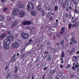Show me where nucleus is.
<instances>
[{
	"label": "nucleus",
	"mask_w": 79,
	"mask_h": 79,
	"mask_svg": "<svg viewBox=\"0 0 79 79\" xmlns=\"http://www.w3.org/2000/svg\"><path fill=\"white\" fill-rule=\"evenodd\" d=\"M27 10L30 11H32L34 10V5L32 3L28 2L27 5Z\"/></svg>",
	"instance_id": "obj_1"
},
{
	"label": "nucleus",
	"mask_w": 79,
	"mask_h": 79,
	"mask_svg": "<svg viewBox=\"0 0 79 79\" xmlns=\"http://www.w3.org/2000/svg\"><path fill=\"white\" fill-rule=\"evenodd\" d=\"M21 36L23 39H27L29 37V34L27 33L23 32L21 34Z\"/></svg>",
	"instance_id": "obj_2"
},
{
	"label": "nucleus",
	"mask_w": 79,
	"mask_h": 79,
	"mask_svg": "<svg viewBox=\"0 0 79 79\" xmlns=\"http://www.w3.org/2000/svg\"><path fill=\"white\" fill-rule=\"evenodd\" d=\"M3 47L5 50H9L10 48L9 44L6 43H4Z\"/></svg>",
	"instance_id": "obj_3"
},
{
	"label": "nucleus",
	"mask_w": 79,
	"mask_h": 79,
	"mask_svg": "<svg viewBox=\"0 0 79 79\" xmlns=\"http://www.w3.org/2000/svg\"><path fill=\"white\" fill-rule=\"evenodd\" d=\"M32 23V22L30 21H25L23 22V25L26 26V25H30Z\"/></svg>",
	"instance_id": "obj_4"
},
{
	"label": "nucleus",
	"mask_w": 79,
	"mask_h": 79,
	"mask_svg": "<svg viewBox=\"0 0 79 79\" xmlns=\"http://www.w3.org/2000/svg\"><path fill=\"white\" fill-rule=\"evenodd\" d=\"M19 11V9L18 8H15L13 10L12 12V14L14 15H16Z\"/></svg>",
	"instance_id": "obj_5"
},
{
	"label": "nucleus",
	"mask_w": 79,
	"mask_h": 79,
	"mask_svg": "<svg viewBox=\"0 0 79 79\" xmlns=\"http://www.w3.org/2000/svg\"><path fill=\"white\" fill-rule=\"evenodd\" d=\"M25 14V13L24 11L23 10H21L19 13V16L20 17V18H22V17H23L24 16V15Z\"/></svg>",
	"instance_id": "obj_6"
},
{
	"label": "nucleus",
	"mask_w": 79,
	"mask_h": 79,
	"mask_svg": "<svg viewBox=\"0 0 79 79\" xmlns=\"http://www.w3.org/2000/svg\"><path fill=\"white\" fill-rule=\"evenodd\" d=\"M17 6L18 8H22L24 7V6L23 4L21 3L20 2H17Z\"/></svg>",
	"instance_id": "obj_7"
},
{
	"label": "nucleus",
	"mask_w": 79,
	"mask_h": 79,
	"mask_svg": "<svg viewBox=\"0 0 79 79\" xmlns=\"http://www.w3.org/2000/svg\"><path fill=\"white\" fill-rule=\"evenodd\" d=\"M19 47V43L15 42L12 45V47L14 48H16Z\"/></svg>",
	"instance_id": "obj_8"
},
{
	"label": "nucleus",
	"mask_w": 79,
	"mask_h": 79,
	"mask_svg": "<svg viewBox=\"0 0 79 79\" xmlns=\"http://www.w3.org/2000/svg\"><path fill=\"white\" fill-rule=\"evenodd\" d=\"M13 38H14V37L13 36H12V35H10L6 37V38L9 39L10 42L13 40Z\"/></svg>",
	"instance_id": "obj_9"
},
{
	"label": "nucleus",
	"mask_w": 79,
	"mask_h": 79,
	"mask_svg": "<svg viewBox=\"0 0 79 79\" xmlns=\"http://www.w3.org/2000/svg\"><path fill=\"white\" fill-rule=\"evenodd\" d=\"M18 24V22L16 21H15L13 22L12 24L11 25V27L13 28V27H15L16 25Z\"/></svg>",
	"instance_id": "obj_10"
},
{
	"label": "nucleus",
	"mask_w": 79,
	"mask_h": 79,
	"mask_svg": "<svg viewBox=\"0 0 79 79\" xmlns=\"http://www.w3.org/2000/svg\"><path fill=\"white\" fill-rule=\"evenodd\" d=\"M4 42L6 43H7L6 44H10L11 43V42H10V41L9 40V39L6 38L4 40Z\"/></svg>",
	"instance_id": "obj_11"
},
{
	"label": "nucleus",
	"mask_w": 79,
	"mask_h": 79,
	"mask_svg": "<svg viewBox=\"0 0 79 79\" xmlns=\"http://www.w3.org/2000/svg\"><path fill=\"white\" fill-rule=\"evenodd\" d=\"M40 5H41V3H40V2H39V5L37 6L36 10H38L39 11L41 10V6H40Z\"/></svg>",
	"instance_id": "obj_12"
},
{
	"label": "nucleus",
	"mask_w": 79,
	"mask_h": 79,
	"mask_svg": "<svg viewBox=\"0 0 79 79\" xmlns=\"http://www.w3.org/2000/svg\"><path fill=\"white\" fill-rule=\"evenodd\" d=\"M66 28L64 27H62L61 29V31L60 32V34H63V32H65V30Z\"/></svg>",
	"instance_id": "obj_13"
},
{
	"label": "nucleus",
	"mask_w": 79,
	"mask_h": 79,
	"mask_svg": "<svg viewBox=\"0 0 79 79\" xmlns=\"http://www.w3.org/2000/svg\"><path fill=\"white\" fill-rule=\"evenodd\" d=\"M73 53H74V52H75V48H73L72 50H71L69 53V55H72V54L73 53Z\"/></svg>",
	"instance_id": "obj_14"
},
{
	"label": "nucleus",
	"mask_w": 79,
	"mask_h": 79,
	"mask_svg": "<svg viewBox=\"0 0 79 79\" xmlns=\"http://www.w3.org/2000/svg\"><path fill=\"white\" fill-rule=\"evenodd\" d=\"M31 15L32 16H35L37 15V12L35 11H33L31 12Z\"/></svg>",
	"instance_id": "obj_15"
},
{
	"label": "nucleus",
	"mask_w": 79,
	"mask_h": 79,
	"mask_svg": "<svg viewBox=\"0 0 79 79\" xmlns=\"http://www.w3.org/2000/svg\"><path fill=\"white\" fill-rule=\"evenodd\" d=\"M71 39L72 42H73L74 44H77V42L75 40V38L74 37H72Z\"/></svg>",
	"instance_id": "obj_16"
},
{
	"label": "nucleus",
	"mask_w": 79,
	"mask_h": 79,
	"mask_svg": "<svg viewBox=\"0 0 79 79\" xmlns=\"http://www.w3.org/2000/svg\"><path fill=\"white\" fill-rule=\"evenodd\" d=\"M6 36V34L4 33L2 34L0 36V39H3Z\"/></svg>",
	"instance_id": "obj_17"
},
{
	"label": "nucleus",
	"mask_w": 79,
	"mask_h": 79,
	"mask_svg": "<svg viewBox=\"0 0 79 79\" xmlns=\"http://www.w3.org/2000/svg\"><path fill=\"white\" fill-rule=\"evenodd\" d=\"M15 70L14 71L15 73H16L18 71V68L17 66H15Z\"/></svg>",
	"instance_id": "obj_18"
},
{
	"label": "nucleus",
	"mask_w": 79,
	"mask_h": 79,
	"mask_svg": "<svg viewBox=\"0 0 79 79\" xmlns=\"http://www.w3.org/2000/svg\"><path fill=\"white\" fill-rule=\"evenodd\" d=\"M41 13H42V16H44L45 15V12L44 10H41Z\"/></svg>",
	"instance_id": "obj_19"
},
{
	"label": "nucleus",
	"mask_w": 79,
	"mask_h": 79,
	"mask_svg": "<svg viewBox=\"0 0 79 79\" xmlns=\"http://www.w3.org/2000/svg\"><path fill=\"white\" fill-rule=\"evenodd\" d=\"M56 71V70L55 69H54L53 70H52L51 72V74H54Z\"/></svg>",
	"instance_id": "obj_20"
},
{
	"label": "nucleus",
	"mask_w": 79,
	"mask_h": 79,
	"mask_svg": "<svg viewBox=\"0 0 79 79\" xmlns=\"http://www.w3.org/2000/svg\"><path fill=\"white\" fill-rule=\"evenodd\" d=\"M47 57L48 58V60H50V59H52V56H50V55H48L47 56Z\"/></svg>",
	"instance_id": "obj_21"
},
{
	"label": "nucleus",
	"mask_w": 79,
	"mask_h": 79,
	"mask_svg": "<svg viewBox=\"0 0 79 79\" xmlns=\"http://www.w3.org/2000/svg\"><path fill=\"white\" fill-rule=\"evenodd\" d=\"M41 66H42V65L41 64V62H40L37 65V68H39Z\"/></svg>",
	"instance_id": "obj_22"
},
{
	"label": "nucleus",
	"mask_w": 79,
	"mask_h": 79,
	"mask_svg": "<svg viewBox=\"0 0 79 79\" xmlns=\"http://www.w3.org/2000/svg\"><path fill=\"white\" fill-rule=\"evenodd\" d=\"M15 60V56H13L11 59V61L12 62H14Z\"/></svg>",
	"instance_id": "obj_23"
},
{
	"label": "nucleus",
	"mask_w": 79,
	"mask_h": 79,
	"mask_svg": "<svg viewBox=\"0 0 79 79\" xmlns=\"http://www.w3.org/2000/svg\"><path fill=\"white\" fill-rule=\"evenodd\" d=\"M58 6H56L54 7V11H56L58 10Z\"/></svg>",
	"instance_id": "obj_24"
},
{
	"label": "nucleus",
	"mask_w": 79,
	"mask_h": 79,
	"mask_svg": "<svg viewBox=\"0 0 79 79\" xmlns=\"http://www.w3.org/2000/svg\"><path fill=\"white\" fill-rule=\"evenodd\" d=\"M3 19H4V17H3V16L0 15V21H2Z\"/></svg>",
	"instance_id": "obj_25"
},
{
	"label": "nucleus",
	"mask_w": 79,
	"mask_h": 79,
	"mask_svg": "<svg viewBox=\"0 0 79 79\" xmlns=\"http://www.w3.org/2000/svg\"><path fill=\"white\" fill-rule=\"evenodd\" d=\"M7 79H11V76L10 75V74H9L7 75Z\"/></svg>",
	"instance_id": "obj_26"
},
{
	"label": "nucleus",
	"mask_w": 79,
	"mask_h": 79,
	"mask_svg": "<svg viewBox=\"0 0 79 79\" xmlns=\"http://www.w3.org/2000/svg\"><path fill=\"white\" fill-rule=\"evenodd\" d=\"M73 58H75L74 61H76L77 60V59H78L77 57L76 56H73Z\"/></svg>",
	"instance_id": "obj_27"
},
{
	"label": "nucleus",
	"mask_w": 79,
	"mask_h": 79,
	"mask_svg": "<svg viewBox=\"0 0 79 79\" xmlns=\"http://www.w3.org/2000/svg\"><path fill=\"white\" fill-rule=\"evenodd\" d=\"M34 52H35L33 50H31L30 51V54H31V55H32V54H34Z\"/></svg>",
	"instance_id": "obj_28"
},
{
	"label": "nucleus",
	"mask_w": 79,
	"mask_h": 79,
	"mask_svg": "<svg viewBox=\"0 0 79 79\" xmlns=\"http://www.w3.org/2000/svg\"><path fill=\"white\" fill-rule=\"evenodd\" d=\"M6 67L5 69L6 70L8 69L9 68V67H8V66L7 65V64L8 65L9 64V63H7L6 64Z\"/></svg>",
	"instance_id": "obj_29"
},
{
	"label": "nucleus",
	"mask_w": 79,
	"mask_h": 79,
	"mask_svg": "<svg viewBox=\"0 0 79 79\" xmlns=\"http://www.w3.org/2000/svg\"><path fill=\"white\" fill-rule=\"evenodd\" d=\"M14 75L15 76V79H18L19 77H18V75L17 74L15 73Z\"/></svg>",
	"instance_id": "obj_30"
},
{
	"label": "nucleus",
	"mask_w": 79,
	"mask_h": 79,
	"mask_svg": "<svg viewBox=\"0 0 79 79\" xmlns=\"http://www.w3.org/2000/svg\"><path fill=\"white\" fill-rule=\"evenodd\" d=\"M25 56V53H24L20 57L21 59H22V58H23Z\"/></svg>",
	"instance_id": "obj_31"
},
{
	"label": "nucleus",
	"mask_w": 79,
	"mask_h": 79,
	"mask_svg": "<svg viewBox=\"0 0 79 79\" xmlns=\"http://www.w3.org/2000/svg\"><path fill=\"white\" fill-rule=\"evenodd\" d=\"M64 51H63L62 53V55H61V57L63 58L64 56Z\"/></svg>",
	"instance_id": "obj_32"
},
{
	"label": "nucleus",
	"mask_w": 79,
	"mask_h": 79,
	"mask_svg": "<svg viewBox=\"0 0 79 79\" xmlns=\"http://www.w3.org/2000/svg\"><path fill=\"white\" fill-rule=\"evenodd\" d=\"M66 5L65 4H63L62 5V7L63 9H65V8H66Z\"/></svg>",
	"instance_id": "obj_33"
},
{
	"label": "nucleus",
	"mask_w": 79,
	"mask_h": 79,
	"mask_svg": "<svg viewBox=\"0 0 79 79\" xmlns=\"http://www.w3.org/2000/svg\"><path fill=\"white\" fill-rule=\"evenodd\" d=\"M43 40H44V38H41L39 40V42H42V41Z\"/></svg>",
	"instance_id": "obj_34"
},
{
	"label": "nucleus",
	"mask_w": 79,
	"mask_h": 79,
	"mask_svg": "<svg viewBox=\"0 0 79 79\" xmlns=\"http://www.w3.org/2000/svg\"><path fill=\"white\" fill-rule=\"evenodd\" d=\"M52 13L51 12H49L48 15V18H49L50 16V15H51V14Z\"/></svg>",
	"instance_id": "obj_35"
},
{
	"label": "nucleus",
	"mask_w": 79,
	"mask_h": 79,
	"mask_svg": "<svg viewBox=\"0 0 79 79\" xmlns=\"http://www.w3.org/2000/svg\"><path fill=\"white\" fill-rule=\"evenodd\" d=\"M7 10H8V8L7 7L4 8L3 10L4 11H6Z\"/></svg>",
	"instance_id": "obj_36"
},
{
	"label": "nucleus",
	"mask_w": 79,
	"mask_h": 79,
	"mask_svg": "<svg viewBox=\"0 0 79 79\" xmlns=\"http://www.w3.org/2000/svg\"><path fill=\"white\" fill-rule=\"evenodd\" d=\"M58 25V23H55L54 24V27H55L56 26H57Z\"/></svg>",
	"instance_id": "obj_37"
},
{
	"label": "nucleus",
	"mask_w": 79,
	"mask_h": 79,
	"mask_svg": "<svg viewBox=\"0 0 79 79\" xmlns=\"http://www.w3.org/2000/svg\"><path fill=\"white\" fill-rule=\"evenodd\" d=\"M63 75V73H60L59 74V76L60 77H61Z\"/></svg>",
	"instance_id": "obj_38"
},
{
	"label": "nucleus",
	"mask_w": 79,
	"mask_h": 79,
	"mask_svg": "<svg viewBox=\"0 0 79 79\" xmlns=\"http://www.w3.org/2000/svg\"><path fill=\"white\" fill-rule=\"evenodd\" d=\"M72 26L73 27H77V25L76 24H74Z\"/></svg>",
	"instance_id": "obj_39"
},
{
	"label": "nucleus",
	"mask_w": 79,
	"mask_h": 79,
	"mask_svg": "<svg viewBox=\"0 0 79 79\" xmlns=\"http://www.w3.org/2000/svg\"><path fill=\"white\" fill-rule=\"evenodd\" d=\"M53 29V27H51V28H50L49 29V30L50 31H54V30Z\"/></svg>",
	"instance_id": "obj_40"
},
{
	"label": "nucleus",
	"mask_w": 79,
	"mask_h": 79,
	"mask_svg": "<svg viewBox=\"0 0 79 79\" xmlns=\"http://www.w3.org/2000/svg\"><path fill=\"white\" fill-rule=\"evenodd\" d=\"M71 26H72V24H70L69 25V29H71Z\"/></svg>",
	"instance_id": "obj_41"
},
{
	"label": "nucleus",
	"mask_w": 79,
	"mask_h": 79,
	"mask_svg": "<svg viewBox=\"0 0 79 79\" xmlns=\"http://www.w3.org/2000/svg\"><path fill=\"white\" fill-rule=\"evenodd\" d=\"M43 45H44L43 44H40L38 45V46L39 47H42L43 46Z\"/></svg>",
	"instance_id": "obj_42"
},
{
	"label": "nucleus",
	"mask_w": 79,
	"mask_h": 79,
	"mask_svg": "<svg viewBox=\"0 0 79 79\" xmlns=\"http://www.w3.org/2000/svg\"><path fill=\"white\" fill-rule=\"evenodd\" d=\"M42 51V49H40L38 50V52L39 53H41Z\"/></svg>",
	"instance_id": "obj_43"
},
{
	"label": "nucleus",
	"mask_w": 79,
	"mask_h": 79,
	"mask_svg": "<svg viewBox=\"0 0 79 79\" xmlns=\"http://www.w3.org/2000/svg\"><path fill=\"white\" fill-rule=\"evenodd\" d=\"M24 50H25V48H23V49H22V50H21L20 51V52L21 53H23V52H24Z\"/></svg>",
	"instance_id": "obj_44"
},
{
	"label": "nucleus",
	"mask_w": 79,
	"mask_h": 79,
	"mask_svg": "<svg viewBox=\"0 0 79 79\" xmlns=\"http://www.w3.org/2000/svg\"><path fill=\"white\" fill-rule=\"evenodd\" d=\"M72 69L73 70H74V71H75L76 70V67H75V66H72Z\"/></svg>",
	"instance_id": "obj_45"
},
{
	"label": "nucleus",
	"mask_w": 79,
	"mask_h": 79,
	"mask_svg": "<svg viewBox=\"0 0 79 79\" xmlns=\"http://www.w3.org/2000/svg\"><path fill=\"white\" fill-rule=\"evenodd\" d=\"M48 3H47L45 6V7L46 8H47V7H48Z\"/></svg>",
	"instance_id": "obj_46"
},
{
	"label": "nucleus",
	"mask_w": 79,
	"mask_h": 79,
	"mask_svg": "<svg viewBox=\"0 0 79 79\" xmlns=\"http://www.w3.org/2000/svg\"><path fill=\"white\" fill-rule=\"evenodd\" d=\"M67 2H68V0H66L65 1V2L63 4L66 5V4H67Z\"/></svg>",
	"instance_id": "obj_47"
},
{
	"label": "nucleus",
	"mask_w": 79,
	"mask_h": 79,
	"mask_svg": "<svg viewBox=\"0 0 79 79\" xmlns=\"http://www.w3.org/2000/svg\"><path fill=\"white\" fill-rule=\"evenodd\" d=\"M50 41L47 42L46 43V45H50Z\"/></svg>",
	"instance_id": "obj_48"
},
{
	"label": "nucleus",
	"mask_w": 79,
	"mask_h": 79,
	"mask_svg": "<svg viewBox=\"0 0 79 79\" xmlns=\"http://www.w3.org/2000/svg\"><path fill=\"white\" fill-rule=\"evenodd\" d=\"M68 35H65L64 37V38L66 39L67 38H68Z\"/></svg>",
	"instance_id": "obj_49"
},
{
	"label": "nucleus",
	"mask_w": 79,
	"mask_h": 79,
	"mask_svg": "<svg viewBox=\"0 0 79 79\" xmlns=\"http://www.w3.org/2000/svg\"><path fill=\"white\" fill-rule=\"evenodd\" d=\"M55 48H52V49H51V50L52 52H54V51H55Z\"/></svg>",
	"instance_id": "obj_50"
},
{
	"label": "nucleus",
	"mask_w": 79,
	"mask_h": 79,
	"mask_svg": "<svg viewBox=\"0 0 79 79\" xmlns=\"http://www.w3.org/2000/svg\"><path fill=\"white\" fill-rule=\"evenodd\" d=\"M56 36L57 37H60V34H57L56 35Z\"/></svg>",
	"instance_id": "obj_51"
},
{
	"label": "nucleus",
	"mask_w": 79,
	"mask_h": 79,
	"mask_svg": "<svg viewBox=\"0 0 79 79\" xmlns=\"http://www.w3.org/2000/svg\"><path fill=\"white\" fill-rule=\"evenodd\" d=\"M52 76L49 75L48 77L49 79H52Z\"/></svg>",
	"instance_id": "obj_52"
},
{
	"label": "nucleus",
	"mask_w": 79,
	"mask_h": 79,
	"mask_svg": "<svg viewBox=\"0 0 79 79\" xmlns=\"http://www.w3.org/2000/svg\"><path fill=\"white\" fill-rule=\"evenodd\" d=\"M75 11L76 12V13L78 14L79 13L78 10H77L76 9H75Z\"/></svg>",
	"instance_id": "obj_53"
},
{
	"label": "nucleus",
	"mask_w": 79,
	"mask_h": 79,
	"mask_svg": "<svg viewBox=\"0 0 79 79\" xmlns=\"http://www.w3.org/2000/svg\"><path fill=\"white\" fill-rule=\"evenodd\" d=\"M49 19V21H52V20H53V18L52 17H50Z\"/></svg>",
	"instance_id": "obj_54"
},
{
	"label": "nucleus",
	"mask_w": 79,
	"mask_h": 79,
	"mask_svg": "<svg viewBox=\"0 0 79 79\" xmlns=\"http://www.w3.org/2000/svg\"><path fill=\"white\" fill-rule=\"evenodd\" d=\"M31 44V43H27L26 44V45L27 46L30 45Z\"/></svg>",
	"instance_id": "obj_55"
},
{
	"label": "nucleus",
	"mask_w": 79,
	"mask_h": 79,
	"mask_svg": "<svg viewBox=\"0 0 79 79\" xmlns=\"http://www.w3.org/2000/svg\"><path fill=\"white\" fill-rule=\"evenodd\" d=\"M61 44H62V45H63V44H64V40H62L61 41Z\"/></svg>",
	"instance_id": "obj_56"
},
{
	"label": "nucleus",
	"mask_w": 79,
	"mask_h": 79,
	"mask_svg": "<svg viewBox=\"0 0 79 79\" xmlns=\"http://www.w3.org/2000/svg\"><path fill=\"white\" fill-rule=\"evenodd\" d=\"M38 41H39V39H37L35 40V43L36 44H37V42H38Z\"/></svg>",
	"instance_id": "obj_57"
},
{
	"label": "nucleus",
	"mask_w": 79,
	"mask_h": 79,
	"mask_svg": "<svg viewBox=\"0 0 79 79\" xmlns=\"http://www.w3.org/2000/svg\"><path fill=\"white\" fill-rule=\"evenodd\" d=\"M72 23H77V21L73 20L72 21Z\"/></svg>",
	"instance_id": "obj_58"
},
{
	"label": "nucleus",
	"mask_w": 79,
	"mask_h": 79,
	"mask_svg": "<svg viewBox=\"0 0 79 79\" xmlns=\"http://www.w3.org/2000/svg\"><path fill=\"white\" fill-rule=\"evenodd\" d=\"M79 66V64H76L75 65V67L76 68H78Z\"/></svg>",
	"instance_id": "obj_59"
},
{
	"label": "nucleus",
	"mask_w": 79,
	"mask_h": 79,
	"mask_svg": "<svg viewBox=\"0 0 79 79\" xmlns=\"http://www.w3.org/2000/svg\"><path fill=\"white\" fill-rule=\"evenodd\" d=\"M65 17L66 18H68V13L65 14Z\"/></svg>",
	"instance_id": "obj_60"
},
{
	"label": "nucleus",
	"mask_w": 79,
	"mask_h": 79,
	"mask_svg": "<svg viewBox=\"0 0 79 79\" xmlns=\"http://www.w3.org/2000/svg\"><path fill=\"white\" fill-rule=\"evenodd\" d=\"M69 17L70 19H71V17H72V15H71L70 14L69 15Z\"/></svg>",
	"instance_id": "obj_61"
},
{
	"label": "nucleus",
	"mask_w": 79,
	"mask_h": 79,
	"mask_svg": "<svg viewBox=\"0 0 79 79\" xmlns=\"http://www.w3.org/2000/svg\"><path fill=\"white\" fill-rule=\"evenodd\" d=\"M57 0H53V2L54 3H56V1H57Z\"/></svg>",
	"instance_id": "obj_62"
},
{
	"label": "nucleus",
	"mask_w": 79,
	"mask_h": 79,
	"mask_svg": "<svg viewBox=\"0 0 79 79\" xmlns=\"http://www.w3.org/2000/svg\"><path fill=\"white\" fill-rule=\"evenodd\" d=\"M47 67H44L43 69L44 70H47Z\"/></svg>",
	"instance_id": "obj_63"
},
{
	"label": "nucleus",
	"mask_w": 79,
	"mask_h": 79,
	"mask_svg": "<svg viewBox=\"0 0 79 79\" xmlns=\"http://www.w3.org/2000/svg\"><path fill=\"white\" fill-rule=\"evenodd\" d=\"M78 19V18H76L73 21H77Z\"/></svg>",
	"instance_id": "obj_64"
}]
</instances>
